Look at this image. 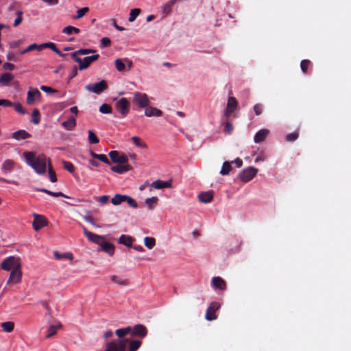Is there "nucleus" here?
Here are the masks:
<instances>
[{"mask_svg":"<svg viewBox=\"0 0 351 351\" xmlns=\"http://www.w3.org/2000/svg\"><path fill=\"white\" fill-rule=\"evenodd\" d=\"M23 157L26 163L29 165L38 174H44L46 172L47 165L49 161L44 154L38 156L32 152H25Z\"/></svg>","mask_w":351,"mask_h":351,"instance_id":"nucleus-1","label":"nucleus"},{"mask_svg":"<svg viewBox=\"0 0 351 351\" xmlns=\"http://www.w3.org/2000/svg\"><path fill=\"white\" fill-rule=\"evenodd\" d=\"M83 232L87 237L88 240L98 245L101 250L109 255L113 254L114 252V245L106 240L105 237L94 234L82 227Z\"/></svg>","mask_w":351,"mask_h":351,"instance_id":"nucleus-2","label":"nucleus"},{"mask_svg":"<svg viewBox=\"0 0 351 351\" xmlns=\"http://www.w3.org/2000/svg\"><path fill=\"white\" fill-rule=\"evenodd\" d=\"M1 268L5 271H10V277L7 284H18L22 278L21 265H0Z\"/></svg>","mask_w":351,"mask_h":351,"instance_id":"nucleus-3","label":"nucleus"},{"mask_svg":"<svg viewBox=\"0 0 351 351\" xmlns=\"http://www.w3.org/2000/svg\"><path fill=\"white\" fill-rule=\"evenodd\" d=\"M133 103L138 106L139 108H146L150 104V99L148 95L145 93L141 92L134 93Z\"/></svg>","mask_w":351,"mask_h":351,"instance_id":"nucleus-4","label":"nucleus"},{"mask_svg":"<svg viewBox=\"0 0 351 351\" xmlns=\"http://www.w3.org/2000/svg\"><path fill=\"white\" fill-rule=\"evenodd\" d=\"M258 169L253 167L244 169L239 175V179L243 182L252 180L257 174Z\"/></svg>","mask_w":351,"mask_h":351,"instance_id":"nucleus-5","label":"nucleus"},{"mask_svg":"<svg viewBox=\"0 0 351 351\" xmlns=\"http://www.w3.org/2000/svg\"><path fill=\"white\" fill-rule=\"evenodd\" d=\"M108 88L107 82L105 80H101L95 84H89L85 86V89L90 93L95 94H100Z\"/></svg>","mask_w":351,"mask_h":351,"instance_id":"nucleus-6","label":"nucleus"},{"mask_svg":"<svg viewBox=\"0 0 351 351\" xmlns=\"http://www.w3.org/2000/svg\"><path fill=\"white\" fill-rule=\"evenodd\" d=\"M130 102L129 101L124 97L119 99L115 104L116 109L123 116H126V114L129 112L130 109Z\"/></svg>","mask_w":351,"mask_h":351,"instance_id":"nucleus-7","label":"nucleus"},{"mask_svg":"<svg viewBox=\"0 0 351 351\" xmlns=\"http://www.w3.org/2000/svg\"><path fill=\"white\" fill-rule=\"evenodd\" d=\"M34 221L32 222L33 228L38 231L47 225V219L45 217L38 214H33Z\"/></svg>","mask_w":351,"mask_h":351,"instance_id":"nucleus-8","label":"nucleus"},{"mask_svg":"<svg viewBox=\"0 0 351 351\" xmlns=\"http://www.w3.org/2000/svg\"><path fill=\"white\" fill-rule=\"evenodd\" d=\"M113 162L126 164L128 162V157L124 154H120L117 151H111L108 154Z\"/></svg>","mask_w":351,"mask_h":351,"instance_id":"nucleus-9","label":"nucleus"},{"mask_svg":"<svg viewBox=\"0 0 351 351\" xmlns=\"http://www.w3.org/2000/svg\"><path fill=\"white\" fill-rule=\"evenodd\" d=\"M220 304L219 302H212L206 313V319L208 321H213L217 319L215 312L219 308Z\"/></svg>","mask_w":351,"mask_h":351,"instance_id":"nucleus-10","label":"nucleus"},{"mask_svg":"<svg viewBox=\"0 0 351 351\" xmlns=\"http://www.w3.org/2000/svg\"><path fill=\"white\" fill-rule=\"evenodd\" d=\"M41 94L37 88H30L27 93V104L32 105L36 101L39 100Z\"/></svg>","mask_w":351,"mask_h":351,"instance_id":"nucleus-11","label":"nucleus"},{"mask_svg":"<svg viewBox=\"0 0 351 351\" xmlns=\"http://www.w3.org/2000/svg\"><path fill=\"white\" fill-rule=\"evenodd\" d=\"M238 103L233 97H229L227 103V107L225 110V115L230 117L237 108Z\"/></svg>","mask_w":351,"mask_h":351,"instance_id":"nucleus-12","label":"nucleus"},{"mask_svg":"<svg viewBox=\"0 0 351 351\" xmlns=\"http://www.w3.org/2000/svg\"><path fill=\"white\" fill-rule=\"evenodd\" d=\"M130 334L134 337H145L147 334V328L143 324H136L132 328Z\"/></svg>","mask_w":351,"mask_h":351,"instance_id":"nucleus-13","label":"nucleus"},{"mask_svg":"<svg viewBox=\"0 0 351 351\" xmlns=\"http://www.w3.org/2000/svg\"><path fill=\"white\" fill-rule=\"evenodd\" d=\"M99 54H95L90 56L85 57L82 59V63L81 65H79V70H84L89 66V65L97 60L99 58Z\"/></svg>","mask_w":351,"mask_h":351,"instance_id":"nucleus-14","label":"nucleus"},{"mask_svg":"<svg viewBox=\"0 0 351 351\" xmlns=\"http://www.w3.org/2000/svg\"><path fill=\"white\" fill-rule=\"evenodd\" d=\"M144 114L147 117H159L162 116V112L156 107L148 106L145 108Z\"/></svg>","mask_w":351,"mask_h":351,"instance_id":"nucleus-15","label":"nucleus"},{"mask_svg":"<svg viewBox=\"0 0 351 351\" xmlns=\"http://www.w3.org/2000/svg\"><path fill=\"white\" fill-rule=\"evenodd\" d=\"M197 197L199 201L202 203H209L213 199V192L212 191L202 192L198 195Z\"/></svg>","mask_w":351,"mask_h":351,"instance_id":"nucleus-16","label":"nucleus"},{"mask_svg":"<svg viewBox=\"0 0 351 351\" xmlns=\"http://www.w3.org/2000/svg\"><path fill=\"white\" fill-rule=\"evenodd\" d=\"M134 241V239L131 236L122 234L119 238L118 242L128 247H132Z\"/></svg>","mask_w":351,"mask_h":351,"instance_id":"nucleus-17","label":"nucleus"},{"mask_svg":"<svg viewBox=\"0 0 351 351\" xmlns=\"http://www.w3.org/2000/svg\"><path fill=\"white\" fill-rule=\"evenodd\" d=\"M151 186L155 189H162L165 188H170L171 186V181H162L160 180H157L154 181L151 184Z\"/></svg>","mask_w":351,"mask_h":351,"instance_id":"nucleus-18","label":"nucleus"},{"mask_svg":"<svg viewBox=\"0 0 351 351\" xmlns=\"http://www.w3.org/2000/svg\"><path fill=\"white\" fill-rule=\"evenodd\" d=\"M212 285L214 288L223 291L226 288V283L221 277H214L212 279Z\"/></svg>","mask_w":351,"mask_h":351,"instance_id":"nucleus-19","label":"nucleus"},{"mask_svg":"<svg viewBox=\"0 0 351 351\" xmlns=\"http://www.w3.org/2000/svg\"><path fill=\"white\" fill-rule=\"evenodd\" d=\"M53 255H54L56 261H62L64 260L72 261L73 259V256L71 252L60 254L56 251V252H54Z\"/></svg>","mask_w":351,"mask_h":351,"instance_id":"nucleus-20","label":"nucleus"},{"mask_svg":"<svg viewBox=\"0 0 351 351\" xmlns=\"http://www.w3.org/2000/svg\"><path fill=\"white\" fill-rule=\"evenodd\" d=\"M131 169H132V167L129 165H128V163L121 164L120 165L113 166L111 167V170L113 172L120 173V174H121L124 172H127V171L131 170Z\"/></svg>","mask_w":351,"mask_h":351,"instance_id":"nucleus-21","label":"nucleus"},{"mask_svg":"<svg viewBox=\"0 0 351 351\" xmlns=\"http://www.w3.org/2000/svg\"><path fill=\"white\" fill-rule=\"evenodd\" d=\"M76 125V120L73 117H69L62 123V126L66 130H72Z\"/></svg>","mask_w":351,"mask_h":351,"instance_id":"nucleus-22","label":"nucleus"},{"mask_svg":"<svg viewBox=\"0 0 351 351\" xmlns=\"http://www.w3.org/2000/svg\"><path fill=\"white\" fill-rule=\"evenodd\" d=\"M269 134V130L263 129L258 131L254 136V142L258 143L265 140Z\"/></svg>","mask_w":351,"mask_h":351,"instance_id":"nucleus-23","label":"nucleus"},{"mask_svg":"<svg viewBox=\"0 0 351 351\" xmlns=\"http://www.w3.org/2000/svg\"><path fill=\"white\" fill-rule=\"evenodd\" d=\"M127 195L115 194L111 199V203L114 206H119L122 203L125 202Z\"/></svg>","mask_w":351,"mask_h":351,"instance_id":"nucleus-24","label":"nucleus"},{"mask_svg":"<svg viewBox=\"0 0 351 351\" xmlns=\"http://www.w3.org/2000/svg\"><path fill=\"white\" fill-rule=\"evenodd\" d=\"M14 77L9 73H5L0 76V84L3 86H8L13 80Z\"/></svg>","mask_w":351,"mask_h":351,"instance_id":"nucleus-25","label":"nucleus"},{"mask_svg":"<svg viewBox=\"0 0 351 351\" xmlns=\"http://www.w3.org/2000/svg\"><path fill=\"white\" fill-rule=\"evenodd\" d=\"M29 134L25 130H18L12 134V137L17 140H23L29 137Z\"/></svg>","mask_w":351,"mask_h":351,"instance_id":"nucleus-26","label":"nucleus"},{"mask_svg":"<svg viewBox=\"0 0 351 351\" xmlns=\"http://www.w3.org/2000/svg\"><path fill=\"white\" fill-rule=\"evenodd\" d=\"M129 343V349L128 351H137L138 349L142 344V341L140 340H130L128 342Z\"/></svg>","mask_w":351,"mask_h":351,"instance_id":"nucleus-27","label":"nucleus"},{"mask_svg":"<svg viewBox=\"0 0 351 351\" xmlns=\"http://www.w3.org/2000/svg\"><path fill=\"white\" fill-rule=\"evenodd\" d=\"M132 332V327L128 326L126 328H119L116 330L115 334L119 337L122 338L125 335L130 334Z\"/></svg>","mask_w":351,"mask_h":351,"instance_id":"nucleus-28","label":"nucleus"},{"mask_svg":"<svg viewBox=\"0 0 351 351\" xmlns=\"http://www.w3.org/2000/svg\"><path fill=\"white\" fill-rule=\"evenodd\" d=\"M158 199L157 197H152L147 198L145 203L149 209L152 210L157 204Z\"/></svg>","mask_w":351,"mask_h":351,"instance_id":"nucleus-29","label":"nucleus"},{"mask_svg":"<svg viewBox=\"0 0 351 351\" xmlns=\"http://www.w3.org/2000/svg\"><path fill=\"white\" fill-rule=\"evenodd\" d=\"M116 69L119 72H123L125 69V59L117 58L114 61Z\"/></svg>","mask_w":351,"mask_h":351,"instance_id":"nucleus-30","label":"nucleus"},{"mask_svg":"<svg viewBox=\"0 0 351 351\" xmlns=\"http://www.w3.org/2000/svg\"><path fill=\"white\" fill-rule=\"evenodd\" d=\"M128 341V339H120L118 341H117V351H128L126 350V345Z\"/></svg>","mask_w":351,"mask_h":351,"instance_id":"nucleus-31","label":"nucleus"},{"mask_svg":"<svg viewBox=\"0 0 351 351\" xmlns=\"http://www.w3.org/2000/svg\"><path fill=\"white\" fill-rule=\"evenodd\" d=\"M110 279L112 281H113L115 283H117L119 285L121 286H125L128 284V280L126 279H123L117 276L112 275L110 276Z\"/></svg>","mask_w":351,"mask_h":351,"instance_id":"nucleus-32","label":"nucleus"},{"mask_svg":"<svg viewBox=\"0 0 351 351\" xmlns=\"http://www.w3.org/2000/svg\"><path fill=\"white\" fill-rule=\"evenodd\" d=\"M144 244L149 250L152 249L156 245L155 239L146 237L144 238Z\"/></svg>","mask_w":351,"mask_h":351,"instance_id":"nucleus-33","label":"nucleus"},{"mask_svg":"<svg viewBox=\"0 0 351 351\" xmlns=\"http://www.w3.org/2000/svg\"><path fill=\"white\" fill-rule=\"evenodd\" d=\"M1 327L3 328V330L7 332H10L14 330V324L12 322H3L1 324Z\"/></svg>","mask_w":351,"mask_h":351,"instance_id":"nucleus-34","label":"nucleus"},{"mask_svg":"<svg viewBox=\"0 0 351 351\" xmlns=\"http://www.w3.org/2000/svg\"><path fill=\"white\" fill-rule=\"evenodd\" d=\"M38 191H41V192H44V193H46L51 196H53V197H60V196H62V197H66V198H69L68 196L65 195L64 194H63L62 192H52V191H50L46 189H38Z\"/></svg>","mask_w":351,"mask_h":351,"instance_id":"nucleus-35","label":"nucleus"},{"mask_svg":"<svg viewBox=\"0 0 351 351\" xmlns=\"http://www.w3.org/2000/svg\"><path fill=\"white\" fill-rule=\"evenodd\" d=\"M132 141L136 147L146 148V143L142 141L138 136H134L132 137Z\"/></svg>","mask_w":351,"mask_h":351,"instance_id":"nucleus-36","label":"nucleus"},{"mask_svg":"<svg viewBox=\"0 0 351 351\" xmlns=\"http://www.w3.org/2000/svg\"><path fill=\"white\" fill-rule=\"evenodd\" d=\"M232 167L230 163L228 161H226L223 162L222 165L220 173L223 176L228 175Z\"/></svg>","mask_w":351,"mask_h":351,"instance_id":"nucleus-37","label":"nucleus"},{"mask_svg":"<svg viewBox=\"0 0 351 351\" xmlns=\"http://www.w3.org/2000/svg\"><path fill=\"white\" fill-rule=\"evenodd\" d=\"M141 13V10L139 8L132 9L130 12V16L128 21L130 22H133L135 21L136 18Z\"/></svg>","mask_w":351,"mask_h":351,"instance_id":"nucleus-38","label":"nucleus"},{"mask_svg":"<svg viewBox=\"0 0 351 351\" xmlns=\"http://www.w3.org/2000/svg\"><path fill=\"white\" fill-rule=\"evenodd\" d=\"M60 327H61V324H58V326H54V325L51 326L47 331L46 337L50 338L52 336H53L56 333L57 329Z\"/></svg>","mask_w":351,"mask_h":351,"instance_id":"nucleus-39","label":"nucleus"},{"mask_svg":"<svg viewBox=\"0 0 351 351\" xmlns=\"http://www.w3.org/2000/svg\"><path fill=\"white\" fill-rule=\"evenodd\" d=\"M22 261L21 258L19 256H9L7 258H5L2 263H19Z\"/></svg>","mask_w":351,"mask_h":351,"instance_id":"nucleus-40","label":"nucleus"},{"mask_svg":"<svg viewBox=\"0 0 351 351\" xmlns=\"http://www.w3.org/2000/svg\"><path fill=\"white\" fill-rule=\"evenodd\" d=\"M14 162L11 160H6L2 165V170L5 171H10L14 167Z\"/></svg>","mask_w":351,"mask_h":351,"instance_id":"nucleus-41","label":"nucleus"},{"mask_svg":"<svg viewBox=\"0 0 351 351\" xmlns=\"http://www.w3.org/2000/svg\"><path fill=\"white\" fill-rule=\"evenodd\" d=\"M62 32L66 34H71L73 33L78 34L80 32V29L73 26H67L62 29Z\"/></svg>","mask_w":351,"mask_h":351,"instance_id":"nucleus-42","label":"nucleus"},{"mask_svg":"<svg viewBox=\"0 0 351 351\" xmlns=\"http://www.w3.org/2000/svg\"><path fill=\"white\" fill-rule=\"evenodd\" d=\"M99 110L103 114H110L112 112V108L110 105L104 104L99 107Z\"/></svg>","mask_w":351,"mask_h":351,"instance_id":"nucleus-43","label":"nucleus"},{"mask_svg":"<svg viewBox=\"0 0 351 351\" xmlns=\"http://www.w3.org/2000/svg\"><path fill=\"white\" fill-rule=\"evenodd\" d=\"M88 138L90 143L96 144L99 143V138L92 130L88 131Z\"/></svg>","mask_w":351,"mask_h":351,"instance_id":"nucleus-44","label":"nucleus"},{"mask_svg":"<svg viewBox=\"0 0 351 351\" xmlns=\"http://www.w3.org/2000/svg\"><path fill=\"white\" fill-rule=\"evenodd\" d=\"M48 172L50 181L51 182H56L57 181L56 176L51 167L50 162L48 163Z\"/></svg>","mask_w":351,"mask_h":351,"instance_id":"nucleus-45","label":"nucleus"},{"mask_svg":"<svg viewBox=\"0 0 351 351\" xmlns=\"http://www.w3.org/2000/svg\"><path fill=\"white\" fill-rule=\"evenodd\" d=\"M34 49H37L38 51L40 50V45H37V44H32L30 45H29L26 49H25L24 50H23L22 51L20 52V54L21 55H23L27 52H29L32 50H34Z\"/></svg>","mask_w":351,"mask_h":351,"instance_id":"nucleus-46","label":"nucleus"},{"mask_svg":"<svg viewBox=\"0 0 351 351\" xmlns=\"http://www.w3.org/2000/svg\"><path fill=\"white\" fill-rule=\"evenodd\" d=\"M62 165H63L64 168L66 170H67L69 173H73L74 172L75 167L71 162L63 160Z\"/></svg>","mask_w":351,"mask_h":351,"instance_id":"nucleus-47","label":"nucleus"},{"mask_svg":"<svg viewBox=\"0 0 351 351\" xmlns=\"http://www.w3.org/2000/svg\"><path fill=\"white\" fill-rule=\"evenodd\" d=\"M39 111L38 109H34L32 112V121L34 123V124H38L39 122H40V119H39Z\"/></svg>","mask_w":351,"mask_h":351,"instance_id":"nucleus-48","label":"nucleus"},{"mask_svg":"<svg viewBox=\"0 0 351 351\" xmlns=\"http://www.w3.org/2000/svg\"><path fill=\"white\" fill-rule=\"evenodd\" d=\"M105 351H117V341H112L107 343Z\"/></svg>","mask_w":351,"mask_h":351,"instance_id":"nucleus-49","label":"nucleus"},{"mask_svg":"<svg viewBox=\"0 0 351 351\" xmlns=\"http://www.w3.org/2000/svg\"><path fill=\"white\" fill-rule=\"evenodd\" d=\"M108 199H109L108 195H102V196H99V197H95V200L97 202L99 203L101 205L106 204L108 202Z\"/></svg>","mask_w":351,"mask_h":351,"instance_id":"nucleus-50","label":"nucleus"},{"mask_svg":"<svg viewBox=\"0 0 351 351\" xmlns=\"http://www.w3.org/2000/svg\"><path fill=\"white\" fill-rule=\"evenodd\" d=\"M125 202H127V204L132 208H136L138 206L136 202L129 195H126V199H125Z\"/></svg>","mask_w":351,"mask_h":351,"instance_id":"nucleus-51","label":"nucleus"},{"mask_svg":"<svg viewBox=\"0 0 351 351\" xmlns=\"http://www.w3.org/2000/svg\"><path fill=\"white\" fill-rule=\"evenodd\" d=\"M88 8L84 7L77 11V16L75 17V19H80L83 16H84L88 12Z\"/></svg>","mask_w":351,"mask_h":351,"instance_id":"nucleus-52","label":"nucleus"},{"mask_svg":"<svg viewBox=\"0 0 351 351\" xmlns=\"http://www.w3.org/2000/svg\"><path fill=\"white\" fill-rule=\"evenodd\" d=\"M56 47V45L53 43H51V42L45 43H43V44L40 45V50H42L44 48H49L53 51V49H55Z\"/></svg>","mask_w":351,"mask_h":351,"instance_id":"nucleus-53","label":"nucleus"},{"mask_svg":"<svg viewBox=\"0 0 351 351\" xmlns=\"http://www.w3.org/2000/svg\"><path fill=\"white\" fill-rule=\"evenodd\" d=\"M16 14H17V17L14 20V22L13 24L14 27L18 26L21 23L22 19H23V18H22L23 12L21 11H17Z\"/></svg>","mask_w":351,"mask_h":351,"instance_id":"nucleus-54","label":"nucleus"},{"mask_svg":"<svg viewBox=\"0 0 351 351\" xmlns=\"http://www.w3.org/2000/svg\"><path fill=\"white\" fill-rule=\"evenodd\" d=\"M83 218H84V221H86V222L90 223L93 226H94L95 228H100V226H99L97 223H95L94 220H93V219L90 216L86 215Z\"/></svg>","mask_w":351,"mask_h":351,"instance_id":"nucleus-55","label":"nucleus"},{"mask_svg":"<svg viewBox=\"0 0 351 351\" xmlns=\"http://www.w3.org/2000/svg\"><path fill=\"white\" fill-rule=\"evenodd\" d=\"M12 106L14 107L16 112L23 114L26 113V111L23 108L22 106L19 103L13 104Z\"/></svg>","mask_w":351,"mask_h":351,"instance_id":"nucleus-56","label":"nucleus"},{"mask_svg":"<svg viewBox=\"0 0 351 351\" xmlns=\"http://www.w3.org/2000/svg\"><path fill=\"white\" fill-rule=\"evenodd\" d=\"M78 55H80L77 51H74L71 53V57L73 59L74 61L77 62L79 65H81L82 63V59L78 57Z\"/></svg>","mask_w":351,"mask_h":351,"instance_id":"nucleus-57","label":"nucleus"},{"mask_svg":"<svg viewBox=\"0 0 351 351\" xmlns=\"http://www.w3.org/2000/svg\"><path fill=\"white\" fill-rule=\"evenodd\" d=\"M309 64H310V62L308 60H302L301 64H300V67H301L302 71L304 73L306 72V69H307V67L308 66Z\"/></svg>","mask_w":351,"mask_h":351,"instance_id":"nucleus-58","label":"nucleus"},{"mask_svg":"<svg viewBox=\"0 0 351 351\" xmlns=\"http://www.w3.org/2000/svg\"><path fill=\"white\" fill-rule=\"evenodd\" d=\"M298 133L293 132V133L288 134L286 136V140L287 141H293L296 140L298 138Z\"/></svg>","mask_w":351,"mask_h":351,"instance_id":"nucleus-59","label":"nucleus"},{"mask_svg":"<svg viewBox=\"0 0 351 351\" xmlns=\"http://www.w3.org/2000/svg\"><path fill=\"white\" fill-rule=\"evenodd\" d=\"M13 103L5 99H0V106L10 107L12 106Z\"/></svg>","mask_w":351,"mask_h":351,"instance_id":"nucleus-60","label":"nucleus"},{"mask_svg":"<svg viewBox=\"0 0 351 351\" xmlns=\"http://www.w3.org/2000/svg\"><path fill=\"white\" fill-rule=\"evenodd\" d=\"M80 55H86L94 52L95 51L91 49H80L76 51Z\"/></svg>","mask_w":351,"mask_h":351,"instance_id":"nucleus-61","label":"nucleus"},{"mask_svg":"<svg viewBox=\"0 0 351 351\" xmlns=\"http://www.w3.org/2000/svg\"><path fill=\"white\" fill-rule=\"evenodd\" d=\"M233 130V125L230 122H226L224 125V131L230 134Z\"/></svg>","mask_w":351,"mask_h":351,"instance_id":"nucleus-62","label":"nucleus"},{"mask_svg":"<svg viewBox=\"0 0 351 351\" xmlns=\"http://www.w3.org/2000/svg\"><path fill=\"white\" fill-rule=\"evenodd\" d=\"M40 89L45 92L46 93H56V90L51 88V87L49 86H40Z\"/></svg>","mask_w":351,"mask_h":351,"instance_id":"nucleus-63","label":"nucleus"},{"mask_svg":"<svg viewBox=\"0 0 351 351\" xmlns=\"http://www.w3.org/2000/svg\"><path fill=\"white\" fill-rule=\"evenodd\" d=\"M254 110L256 115H260L263 111V106L261 104H256L254 106Z\"/></svg>","mask_w":351,"mask_h":351,"instance_id":"nucleus-64","label":"nucleus"}]
</instances>
